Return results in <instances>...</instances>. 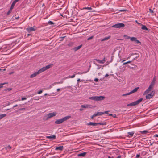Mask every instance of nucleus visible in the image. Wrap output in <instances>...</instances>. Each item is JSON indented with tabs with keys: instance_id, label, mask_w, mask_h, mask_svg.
Here are the masks:
<instances>
[{
	"instance_id": "1",
	"label": "nucleus",
	"mask_w": 158,
	"mask_h": 158,
	"mask_svg": "<svg viewBox=\"0 0 158 158\" xmlns=\"http://www.w3.org/2000/svg\"><path fill=\"white\" fill-rule=\"evenodd\" d=\"M71 117L70 116H67L64 117L62 119H58L55 121V123L56 124H60L62 123L64 121L69 119Z\"/></svg>"
},
{
	"instance_id": "2",
	"label": "nucleus",
	"mask_w": 158,
	"mask_h": 158,
	"mask_svg": "<svg viewBox=\"0 0 158 158\" xmlns=\"http://www.w3.org/2000/svg\"><path fill=\"white\" fill-rule=\"evenodd\" d=\"M105 97L103 96H92L90 97L89 98L90 99L94 100L96 101H100L103 100Z\"/></svg>"
},
{
	"instance_id": "3",
	"label": "nucleus",
	"mask_w": 158,
	"mask_h": 158,
	"mask_svg": "<svg viewBox=\"0 0 158 158\" xmlns=\"http://www.w3.org/2000/svg\"><path fill=\"white\" fill-rule=\"evenodd\" d=\"M143 99L142 98H140L139 100L134 102L132 103L128 104H127V106H132L137 105L139 104L143 100Z\"/></svg>"
},
{
	"instance_id": "4",
	"label": "nucleus",
	"mask_w": 158,
	"mask_h": 158,
	"mask_svg": "<svg viewBox=\"0 0 158 158\" xmlns=\"http://www.w3.org/2000/svg\"><path fill=\"white\" fill-rule=\"evenodd\" d=\"M125 26V25L123 23H120L113 25L112 26V27L116 28H120L124 27Z\"/></svg>"
},
{
	"instance_id": "5",
	"label": "nucleus",
	"mask_w": 158,
	"mask_h": 158,
	"mask_svg": "<svg viewBox=\"0 0 158 158\" xmlns=\"http://www.w3.org/2000/svg\"><path fill=\"white\" fill-rule=\"evenodd\" d=\"M51 65H48L45 67L42 68L38 71V73H39V74L41 73L46 70L47 69H49L51 67Z\"/></svg>"
},
{
	"instance_id": "6",
	"label": "nucleus",
	"mask_w": 158,
	"mask_h": 158,
	"mask_svg": "<svg viewBox=\"0 0 158 158\" xmlns=\"http://www.w3.org/2000/svg\"><path fill=\"white\" fill-rule=\"evenodd\" d=\"M56 114L57 113L56 112L49 113L47 114V117L45 119V120H47L50 118L55 116Z\"/></svg>"
},
{
	"instance_id": "7",
	"label": "nucleus",
	"mask_w": 158,
	"mask_h": 158,
	"mask_svg": "<svg viewBox=\"0 0 158 158\" xmlns=\"http://www.w3.org/2000/svg\"><path fill=\"white\" fill-rule=\"evenodd\" d=\"M154 91H152L150 94L147 95L146 96V99H148L151 98L154 96Z\"/></svg>"
},
{
	"instance_id": "8",
	"label": "nucleus",
	"mask_w": 158,
	"mask_h": 158,
	"mask_svg": "<svg viewBox=\"0 0 158 158\" xmlns=\"http://www.w3.org/2000/svg\"><path fill=\"white\" fill-rule=\"evenodd\" d=\"M35 27H28L27 28V32L29 33L30 32L32 31H34L36 30Z\"/></svg>"
},
{
	"instance_id": "9",
	"label": "nucleus",
	"mask_w": 158,
	"mask_h": 158,
	"mask_svg": "<svg viewBox=\"0 0 158 158\" xmlns=\"http://www.w3.org/2000/svg\"><path fill=\"white\" fill-rule=\"evenodd\" d=\"M82 10H88V11L86 12H93L94 10H93V9L91 7H84L82 8Z\"/></svg>"
},
{
	"instance_id": "10",
	"label": "nucleus",
	"mask_w": 158,
	"mask_h": 158,
	"mask_svg": "<svg viewBox=\"0 0 158 158\" xmlns=\"http://www.w3.org/2000/svg\"><path fill=\"white\" fill-rule=\"evenodd\" d=\"M152 88H153L152 87L149 85L148 88L144 92L143 95L149 93V92L151 90Z\"/></svg>"
},
{
	"instance_id": "11",
	"label": "nucleus",
	"mask_w": 158,
	"mask_h": 158,
	"mask_svg": "<svg viewBox=\"0 0 158 158\" xmlns=\"http://www.w3.org/2000/svg\"><path fill=\"white\" fill-rule=\"evenodd\" d=\"M152 88H153L152 87L149 85L148 88L144 92L143 95L149 93V92L151 90Z\"/></svg>"
},
{
	"instance_id": "12",
	"label": "nucleus",
	"mask_w": 158,
	"mask_h": 158,
	"mask_svg": "<svg viewBox=\"0 0 158 158\" xmlns=\"http://www.w3.org/2000/svg\"><path fill=\"white\" fill-rule=\"evenodd\" d=\"M152 88H153L152 87L149 85L148 88L144 92L143 95L149 93V92L151 90Z\"/></svg>"
},
{
	"instance_id": "13",
	"label": "nucleus",
	"mask_w": 158,
	"mask_h": 158,
	"mask_svg": "<svg viewBox=\"0 0 158 158\" xmlns=\"http://www.w3.org/2000/svg\"><path fill=\"white\" fill-rule=\"evenodd\" d=\"M152 88H153L152 87L149 85L148 88L144 92L143 95L149 93V92L151 90Z\"/></svg>"
},
{
	"instance_id": "14",
	"label": "nucleus",
	"mask_w": 158,
	"mask_h": 158,
	"mask_svg": "<svg viewBox=\"0 0 158 158\" xmlns=\"http://www.w3.org/2000/svg\"><path fill=\"white\" fill-rule=\"evenodd\" d=\"M96 60L98 63L103 64L105 63L106 60L105 59V58H104L103 60H100L97 59H96Z\"/></svg>"
},
{
	"instance_id": "15",
	"label": "nucleus",
	"mask_w": 158,
	"mask_h": 158,
	"mask_svg": "<svg viewBox=\"0 0 158 158\" xmlns=\"http://www.w3.org/2000/svg\"><path fill=\"white\" fill-rule=\"evenodd\" d=\"M19 1V0H15V1H14L13 2H12V4H11V7H10L11 9H12L13 8H14L15 5V4H16V3L17 2Z\"/></svg>"
},
{
	"instance_id": "16",
	"label": "nucleus",
	"mask_w": 158,
	"mask_h": 158,
	"mask_svg": "<svg viewBox=\"0 0 158 158\" xmlns=\"http://www.w3.org/2000/svg\"><path fill=\"white\" fill-rule=\"evenodd\" d=\"M48 139H51L52 140L54 139H56V136L55 135H53L49 136H47L46 137Z\"/></svg>"
},
{
	"instance_id": "17",
	"label": "nucleus",
	"mask_w": 158,
	"mask_h": 158,
	"mask_svg": "<svg viewBox=\"0 0 158 158\" xmlns=\"http://www.w3.org/2000/svg\"><path fill=\"white\" fill-rule=\"evenodd\" d=\"M87 125H92L94 126H97V125H98V123H94L93 122H89L88 123H87Z\"/></svg>"
},
{
	"instance_id": "18",
	"label": "nucleus",
	"mask_w": 158,
	"mask_h": 158,
	"mask_svg": "<svg viewBox=\"0 0 158 158\" xmlns=\"http://www.w3.org/2000/svg\"><path fill=\"white\" fill-rule=\"evenodd\" d=\"M64 149V147L63 146H60L58 147H56L55 148L56 150L62 151Z\"/></svg>"
},
{
	"instance_id": "19",
	"label": "nucleus",
	"mask_w": 158,
	"mask_h": 158,
	"mask_svg": "<svg viewBox=\"0 0 158 158\" xmlns=\"http://www.w3.org/2000/svg\"><path fill=\"white\" fill-rule=\"evenodd\" d=\"M104 114V113L102 112H97L96 113L94 114V115L95 116H98L102 115L103 114Z\"/></svg>"
},
{
	"instance_id": "20",
	"label": "nucleus",
	"mask_w": 158,
	"mask_h": 158,
	"mask_svg": "<svg viewBox=\"0 0 158 158\" xmlns=\"http://www.w3.org/2000/svg\"><path fill=\"white\" fill-rule=\"evenodd\" d=\"M81 107L84 108H91V106L88 104L85 105H81Z\"/></svg>"
},
{
	"instance_id": "21",
	"label": "nucleus",
	"mask_w": 158,
	"mask_h": 158,
	"mask_svg": "<svg viewBox=\"0 0 158 158\" xmlns=\"http://www.w3.org/2000/svg\"><path fill=\"white\" fill-rule=\"evenodd\" d=\"M38 73V72H35V73H33V74H31L30 77V78H33V77H35L37 74H39V73Z\"/></svg>"
},
{
	"instance_id": "22",
	"label": "nucleus",
	"mask_w": 158,
	"mask_h": 158,
	"mask_svg": "<svg viewBox=\"0 0 158 158\" xmlns=\"http://www.w3.org/2000/svg\"><path fill=\"white\" fill-rule=\"evenodd\" d=\"M82 45H81L77 47H75L74 48H73V50H74L75 51H77L79 49H80L82 47Z\"/></svg>"
},
{
	"instance_id": "23",
	"label": "nucleus",
	"mask_w": 158,
	"mask_h": 158,
	"mask_svg": "<svg viewBox=\"0 0 158 158\" xmlns=\"http://www.w3.org/2000/svg\"><path fill=\"white\" fill-rule=\"evenodd\" d=\"M142 26L141 29L143 30L146 31L149 30L148 29L147 27L146 26L141 24Z\"/></svg>"
},
{
	"instance_id": "24",
	"label": "nucleus",
	"mask_w": 158,
	"mask_h": 158,
	"mask_svg": "<svg viewBox=\"0 0 158 158\" xmlns=\"http://www.w3.org/2000/svg\"><path fill=\"white\" fill-rule=\"evenodd\" d=\"M139 89V87L135 88L133 90L131 91V94H132V93H134L137 92Z\"/></svg>"
},
{
	"instance_id": "25",
	"label": "nucleus",
	"mask_w": 158,
	"mask_h": 158,
	"mask_svg": "<svg viewBox=\"0 0 158 158\" xmlns=\"http://www.w3.org/2000/svg\"><path fill=\"white\" fill-rule=\"evenodd\" d=\"M86 152H84L78 154V156H84L86 155Z\"/></svg>"
},
{
	"instance_id": "26",
	"label": "nucleus",
	"mask_w": 158,
	"mask_h": 158,
	"mask_svg": "<svg viewBox=\"0 0 158 158\" xmlns=\"http://www.w3.org/2000/svg\"><path fill=\"white\" fill-rule=\"evenodd\" d=\"M6 116V114H2L0 115V120L2 118H3L5 117Z\"/></svg>"
},
{
	"instance_id": "27",
	"label": "nucleus",
	"mask_w": 158,
	"mask_h": 158,
	"mask_svg": "<svg viewBox=\"0 0 158 158\" xmlns=\"http://www.w3.org/2000/svg\"><path fill=\"white\" fill-rule=\"evenodd\" d=\"M136 39V38L134 37L130 38V40L132 41H135Z\"/></svg>"
},
{
	"instance_id": "28",
	"label": "nucleus",
	"mask_w": 158,
	"mask_h": 158,
	"mask_svg": "<svg viewBox=\"0 0 158 158\" xmlns=\"http://www.w3.org/2000/svg\"><path fill=\"white\" fill-rule=\"evenodd\" d=\"M110 36L105 37V38H104L103 39H102L101 41H102L106 40H108V39H110Z\"/></svg>"
},
{
	"instance_id": "29",
	"label": "nucleus",
	"mask_w": 158,
	"mask_h": 158,
	"mask_svg": "<svg viewBox=\"0 0 158 158\" xmlns=\"http://www.w3.org/2000/svg\"><path fill=\"white\" fill-rule=\"evenodd\" d=\"M140 132L141 133H143V134H146L148 133V131H146V130L140 131Z\"/></svg>"
},
{
	"instance_id": "30",
	"label": "nucleus",
	"mask_w": 158,
	"mask_h": 158,
	"mask_svg": "<svg viewBox=\"0 0 158 158\" xmlns=\"http://www.w3.org/2000/svg\"><path fill=\"white\" fill-rule=\"evenodd\" d=\"M155 83L152 81L150 86L153 88L154 85H155Z\"/></svg>"
},
{
	"instance_id": "31",
	"label": "nucleus",
	"mask_w": 158,
	"mask_h": 158,
	"mask_svg": "<svg viewBox=\"0 0 158 158\" xmlns=\"http://www.w3.org/2000/svg\"><path fill=\"white\" fill-rule=\"evenodd\" d=\"M131 94V92H130L128 93H126V94H123V95H122V96H127V95H129L130 94Z\"/></svg>"
},
{
	"instance_id": "32",
	"label": "nucleus",
	"mask_w": 158,
	"mask_h": 158,
	"mask_svg": "<svg viewBox=\"0 0 158 158\" xmlns=\"http://www.w3.org/2000/svg\"><path fill=\"white\" fill-rule=\"evenodd\" d=\"M8 84L7 82H5L3 83H1L0 84V88L3 87V85L5 84Z\"/></svg>"
},
{
	"instance_id": "33",
	"label": "nucleus",
	"mask_w": 158,
	"mask_h": 158,
	"mask_svg": "<svg viewBox=\"0 0 158 158\" xmlns=\"http://www.w3.org/2000/svg\"><path fill=\"white\" fill-rule=\"evenodd\" d=\"M98 124L100 125H106V122H103L102 123H98Z\"/></svg>"
},
{
	"instance_id": "34",
	"label": "nucleus",
	"mask_w": 158,
	"mask_h": 158,
	"mask_svg": "<svg viewBox=\"0 0 158 158\" xmlns=\"http://www.w3.org/2000/svg\"><path fill=\"white\" fill-rule=\"evenodd\" d=\"M124 37L126 39H130L131 37L127 35H124Z\"/></svg>"
},
{
	"instance_id": "35",
	"label": "nucleus",
	"mask_w": 158,
	"mask_h": 158,
	"mask_svg": "<svg viewBox=\"0 0 158 158\" xmlns=\"http://www.w3.org/2000/svg\"><path fill=\"white\" fill-rule=\"evenodd\" d=\"M48 23L50 25H52L54 24V23L51 21H48Z\"/></svg>"
},
{
	"instance_id": "36",
	"label": "nucleus",
	"mask_w": 158,
	"mask_h": 158,
	"mask_svg": "<svg viewBox=\"0 0 158 158\" xmlns=\"http://www.w3.org/2000/svg\"><path fill=\"white\" fill-rule=\"evenodd\" d=\"M128 134L131 136H132L134 134V132H129L128 133Z\"/></svg>"
},
{
	"instance_id": "37",
	"label": "nucleus",
	"mask_w": 158,
	"mask_h": 158,
	"mask_svg": "<svg viewBox=\"0 0 158 158\" xmlns=\"http://www.w3.org/2000/svg\"><path fill=\"white\" fill-rule=\"evenodd\" d=\"M12 9H11V8H10L9 10L7 12V15H10V13L12 11Z\"/></svg>"
},
{
	"instance_id": "38",
	"label": "nucleus",
	"mask_w": 158,
	"mask_h": 158,
	"mask_svg": "<svg viewBox=\"0 0 158 158\" xmlns=\"http://www.w3.org/2000/svg\"><path fill=\"white\" fill-rule=\"evenodd\" d=\"M11 148V147H10V145H8L7 147L6 148V150L10 149Z\"/></svg>"
},
{
	"instance_id": "39",
	"label": "nucleus",
	"mask_w": 158,
	"mask_h": 158,
	"mask_svg": "<svg viewBox=\"0 0 158 158\" xmlns=\"http://www.w3.org/2000/svg\"><path fill=\"white\" fill-rule=\"evenodd\" d=\"M149 12L150 13L152 14H153L154 13V11L152 10L151 9H149Z\"/></svg>"
},
{
	"instance_id": "40",
	"label": "nucleus",
	"mask_w": 158,
	"mask_h": 158,
	"mask_svg": "<svg viewBox=\"0 0 158 158\" xmlns=\"http://www.w3.org/2000/svg\"><path fill=\"white\" fill-rule=\"evenodd\" d=\"M156 77H153L152 81L155 83V81H156Z\"/></svg>"
},
{
	"instance_id": "41",
	"label": "nucleus",
	"mask_w": 158,
	"mask_h": 158,
	"mask_svg": "<svg viewBox=\"0 0 158 158\" xmlns=\"http://www.w3.org/2000/svg\"><path fill=\"white\" fill-rule=\"evenodd\" d=\"M135 42L138 44L141 43L140 42L139 40H138L137 39H136V40L135 41Z\"/></svg>"
},
{
	"instance_id": "42",
	"label": "nucleus",
	"mask_w": 158,
	"mask_h": 158,
	"mask_svg": "<svg viewBox=\"0 0 158 158\" xmlns=\"http://www.w3.org/2000/svg\"><path fill=\"white\" fill-rule=\"evenodd\" d=\"M93 38V36H91V37H89V38H88L87 39V40H91Z\"/></svg>"
},
{
	"instance_id": "43",
	"label": "nucleus",
	"mask_w": 158,
	"mask_h": 158,
	"mask_svg": "<svg viewBox=\"0 0 158 158\" xmlns=\"http://www.w3.org/2000/svg\"><path fill=\"white\" fill-rule=\"evenodd\" d=\"M75 74H73V75L72 76H69V77H70V78H73L74 77H75Z\"/></svg>"
},
{
	"instance_id": "44",
	"label": "nucleus",
	"mask_w": 158,
	"mask_h": 158,
	"mask_svg": "<svg viewBox=\"0 0 158 158\" xmlns=\"http://www.w3.org/2000/svg\"><path fill=\"white\" fill-rule=\"evenodd\" d=\"M94 81L95 82H98V79L97 78H96L94 79Z\"/></svg>"
},
{
	"instance_id": "45",
	"label": "nucleus",
	"mask_w": 158,
	"mask_h": 158,
	"mask_svg": "<svg viewBox=\"0 0 158 158\" xmlns=\"http://www.w3.org/2000/svg\"><path fill=\"white\" fill-rule=\"evenodd\" d=\"M42 91L41 90L38 92V94H41V93H42Z\"/></svg>"
},
{
	"instance_id": "46",
	"label": "nucleus",
	"mask_w": 158,
	"mask_h": 158,
	"mask_svg": "<svg viewBox=\"0 0 158 158\" xmlns=\"http://www.w3.org/2000/svg\"><path fill=\"white\" fill-rule=\"evenodd\" d=\"M25 108H20V109H19V110H25Z\"/></svg>"
},
{
	"instance_id": "47",
	"label": "nucleus",
	"mask_w": 158,
	"mask_h": 158,
	"mask_svg": "<svg viewBox=\"0 0 158 158\" xmlns=\"http://www.w3.org/2000/svg\"><path fill=\"white\" fill-rule=\"evenodd\" d=\"M26 98H25V97H24V98H21V100H22V101H23V100H26Z\"/></svg>"
},
{
	"instance_id": "48",
	"label": "nucleus",
	"mask_w": 158,
	"mask_h": 158,
	"mask_svg": "<svg viewBox=\"0 0 158 158\" xmlns=\"http://www.w3.org/2000/svg\"><path fill=\"white\" fill-rule=\"evenodd\" d=\"M154 137H158V134H155L154 135Z\"/></svg>"
},
{
	"instance_id": "49",
	"label": "nucleus",
	"mask_w": 158,
	"mask_h": 158,
	"mask_svg": "<svg viewBox=\"0 0 158 158\" xmlns=\"http://www.w3.org/2000/svg\"><path fill=\"white\" fill-rule=\"evenodd\" d=\"M127 10H125V9H123V10H120V11H121V12H122V11H126Z\"/></svg>"
},
{
	"instance_id": "50",
	"label": "nucleus",
	"mask_w": 158,
	"mask_h": 158,
	"mask_svg": "<svg viewBox=\"0 0 158 158\" xmlns=\"http://www.w3.org/2000/svg\"><path fill=\"white\" fill-rule=\"evenodd\" d=\"M135 22L138 24H139V25H141L142 24L141 23H139L137 20H136L135 21Z\"/></svg>"
},
{
	"instance_id": "51",
	"label": "nucleus",
	"mask_w": 158,
	"mask_h": 158,
	"mask_svg": "<svg viewBox=\"0 0 158 158\" xmlns=\"http://www.w3.org/2000/svg\"><path fill=\"white\" fill-rule=\"evenodd\" d=\"M140 156V155L139 154H137L136 156V158H139Z\"/></svg>"
},
{
	"instance_id": "52",
	"label": "nucleus",
	"mask_w": 158,
	"mask_h": 158,
	"mask_svg": "<svg viewBox=\"0 0 158 158\" xmlns=\"http://www.w3.org/2000/svg\"><path fill=\"white\" fill-rule=\"evenodd\" d=\"M135 55H137V56L136 57V58H137V57H139V55L137 53H135Z\"/></svg>"
},
{
	"instance_id": "53",
	"label": "nucleus",
	"mask_w": 158,
	"mask_h": 158,
	"mask_svg": "<svg viewBox=\"0 0 158 158\" xmlns=\"http://www.w3.org/2000/svg\"><path fill=\"white\" fill-rule=\"evenodd\" d=\"M95 117V116L94 115V114L91 117V118L92 119H93L94 117Z\"/></svg>"
},
{
	"instance_id": "54",
	"label": "nucleus",
	"mask_w": 158,
	"mask_h": 158,
	"mask_svg": "<svg viewBox=\"0 0 158 158\" xmlns=\"http://www.w3.org/2000/svg\"><path fill=\"white\" fill-rule=\"evenodd\" d=\"M83 73L81 72H78L77 74H82Z\"/></svg>"
},
{
	"instance_id": "55",
	"label": "nucleus",
	"mask_w": 158,
	"mask_h": 158,
	"mask_svg": "<svg viewBox=\"0 0 158 158\" xmlns=\"http://www.w3.org/2000/svg\"><path fill=\"white\" fill-rule=\"evenodd\" d=\"M108 112H109L108 111H105L104 112H103V113H104V114L106 113V114H108Z\"/></svg>"
},
{
	"instance_id": "56",
	"label": "nucleus",
	"mask_w": 158,
	"mask_h": 158,
	"mask_svg": "<svg viewBox=\"0 0 158 158\" xmlns=\"http://www.w3.org/2000/svg\"><path fill=\"white\" fill-rule=\"evenodd\" d=\"M10 104H11L10 103V102H8V103H7V105H8V106H9V105H10Z\"/></svg>"
},
{
	"instance_id": "57",
	"label": "nucleus",
	"mask_w": 158,
	"mask_h": 158,
	"mask_svg": "<svg viewBox=\"0 0 158 158\" xmlns=\"http://www.w3.org/2000/svg\"><path fill=\"white\" fill-rule=\"evenodd\" d=\"M17 106H18V105L16 104V105H15L14 106H13V108H14V107H17Z\"/></svg>"
},
{
	"instance_id": "58",
	"label": "nucleus",
	"mask_w": 158,
	"mask_h": 158,
	"mask_svg": "<svg viewBox=\"0 0 158 158\" xmlns=\"http://www.w3.org/2000/svg\"><path fill=\"white\" fill-rule=\"evenodd\" d=\"M113 117L114 118H116V115L115 114H114V116H113Z\"/></svg>"
},
{
	"instance_id": "59",
	"label": "nucleus",
	"mask_w": 158,
	"mask_h": 158,
	"mask_svg": "<svg viewBox=\"0 0 158 158\" xmlns=\"http://www.w3.org/2000/svg\"><path fill=\"white\" fill-rule=\"evenodd\" d=\"M127 64V62H125V63H124L123 64V65H125V64Z\"/></svg>"
},
{
	"instance_id": "60",
	"label": "nucleus",
	"mask_w": 158,
	"mask_h": 158,
	"mask_svg": "<svg viewBox=\"0 0 158 158\" xmlns=\"http://www.w3.org/2000/svg\"><path fill=\"white\" fill-rule=\"evenodd\" d=\"M121 156H118L117 157V158H121Z\"/></svg>"
},
{
	"instance_id": "61",
	"label": "nucleus",
	"mask_w": 158,
	"mask_h": 158,
	"mask_svg": "<svg viewBox=\"0 0 158 158\" xmlns=\"http://www.w3.org/2000/svg\"><path fill=\"white\" fill-rule=\"evenodd\" d=\"M80 81V79H78L77 80V82H79V81Z\"/></svg>"
},
{
	"instance_id": "62",
	"label": "nucleus",
	"mask_w": 158,
	"mask_h": 158,
	"mask_svg": "<svg viewBox=\"0 0 158 158\" xmlns=\"http://www.w3.org/2000/svg\"><path fill=\"white\" fill-rule=\"evenodd\" d=\"M131 62V61H128L127 62V64L130 63Z\"/></svg>"
},
{
	"instance_id": "63",
	"label": "nucleus",
	"mask_w": 158,
	"mask_h": 158,
	"mask_svg": "<svg viewBox=\"0 0 158 158\" xmlns=\"http://www.w3.org/2000/svg\"><path fill=\"white\" fill-rule=\"evenodd\" d=\"M108 76V74H106L105 76V77H107V76Z\"/></svg>"
},
{
	"instance_id": "64",
	"label": "nucleus",
	"mask_w": 158,
	"mask_h": 158,
	"mask_svg": "<svg viewBox=\"0 0 158 158\" xmlns=\"http://www.w3.org/2000/svg\"><path fill=\"white\" fill-rule=\"evenodd\" d=\"M108 158H113V157H110V156H109L108 157Z\"/></svg>"
}]
</instances>
